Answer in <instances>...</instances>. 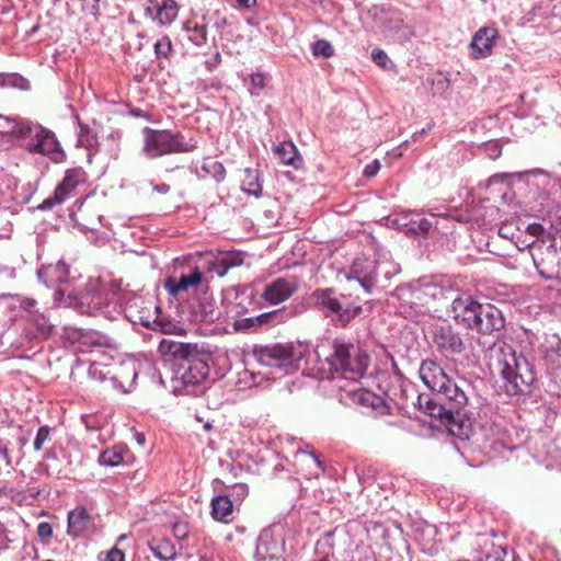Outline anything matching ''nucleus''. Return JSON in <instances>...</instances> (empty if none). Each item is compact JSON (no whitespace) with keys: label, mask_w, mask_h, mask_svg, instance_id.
<instances>
[{"label":"nucleus","mask_w":561,"mask_h":561,"mask_svg":"<svg viewBox=\"0 0 561 561\" xmlns=\"http://www.w3.org/2000/svg\"><path fill=\"white\" fill-rule=\"evenodd\" d=\"M322 355V369L327 370V378L335 381L336 389L345 391L353 402L370 407L379 414L390 413L391 407H409L407 389H394L393 396L387 400L358 387V381L366 375L370 363V356L359 344L335 339L330 342L328 354L318 352L319 357Z\"/></svg>","instance_id":"1"},{"label":"nucleus","mask_w":561,"mask_h":561,"mask_svg":"<svg viewBox=\"0 0 561 561\" xmlns=\"http://www.w3.org/2000/svg\"><path fill=\"white\" fill-rule=\"evenodd\" d=\"M96 284H90L84 293H79L69 288H58L54 294V304L59 308H73L80 313L94 314L96 312L107 313L106 310L113 306V310L117 308L124 309L127 317L134 322H139L147 328L156 330L158 327L163 332L167 329L158 320L160 307L149 300V307H142L146 301L142 297L131 291H126L118 284H111L108 288H98Z\"/></svg>","instance_id":"2"},{"label":"nucleus","mask_w":561,"mask_h":561,"mask_svg":"<svg viewBox=\"0 0 561 561\" xmlns=\"http://www.w3.org/2000/svg\"><path fill=\"white\" fill-rule=\"evenodd\" d=\"M449 312L457 323L480 334L490 335L505 327L503 312L496 306L481 304L470 295H456Z\"/></svg>","instance_id":"3"},{"label":"nucleus","mask_w":561,"mask_h":561,"mask_svg":"<svg viewBox=\"0 0 561 561\" xmlns=\"http://www.w3.org/2000/svg\"><path fill=\"white\" fill-rule=\"evenodd\" d=\"M491 359L515 394H531L536 375L523 354H517L512 345L500 342L491 347Z\"/></svg>","instance_id":"4"},{"label":"nucleus","mask_w":561,"mask_h":561,"mask_svg":"<svg viewBox=\"0 0 561 561\" xmlns=\"http://www.w3.org/2000/svg\"><path fill=\"white\" fill-rule=\"evenodd\" d=\"M420 377L431 391L437 393L439 399H444L450 408L458 411L461 417L465 415L462 410L469 401L467 392L436 362L423 360L420 367Z\"/></svg>","instance_id":"5"},{"label":"nucleus","mask_w":561,"mask_h":561,"mask_svg":"<svg viewBox=\"0 0 561 561\" xmlns=\"http://www.w3.org/2000/svg\"><path fill=\"white\" fill-rule=\"evenodd\" d=\"M159 352L163 355H170L174 359L188 363L181 376L184 385H199L209 374L207 362L199 357L201 350L197 344L184 343L173 339H162L159 344Z\"/></svg>","instance_id":"6"},{"label":"nucleus","mask_w":561,"mask_h":561,"mask_svg":"<svg viewBox=\"0 0 561 561\" xmlns=\"http://www.w3.org/2000/svg\"><path fill=\"white\" fill-rule=\"evenodd\" d=\"M399 272V265L386 259L357 257L351 267V274L366 291H370L373 287L387 288L391 277Z\"/></svg>","instance_id":"7"},{"label":"nucleus","mask_w":561,"mask_h":561,"mask_svg":"<svg viewBox=\"0 0 561 561\" xmlns=\"http://www.w3.org/2000/svg\"><path fill=\"white\" fill-rule=\"evenodd\" d=\"M196 144L192 139L185 141L181 133L145 128L142 152L149 159L159 158L169 153L190 152L194 150Z\"/></svg>","instance_id":"8"},{"label":"nucleus","mask_w":561,"mask_h":561,"mask_svg":"<svg viewBox=\"0 0 561 561\" xmlns=\"http://www.w3.org/2000/svg\"><path fill=\"white\" fill-rule=\"evenodd\" d=\"M254 359L262 366L271 367L284 374L296 368L302 354L293 344L276 343L271 345H255L252 351Z\"/></svg>","instance_id":"9"},{"label":"nucleus","mask_w":561,"mask_h":561,"mask_svg":"<svg viewBox=\"0 0 561 561\" xmlns=\"http://www.w3.org/2000/svg\"><path fill=\"white\" fill-rule=\"evenodd\" d=\"M316 306L327 311V316H331L339 321L341 325H346L362 310L358 306H353L350 300L344 297H337L332 289H318L312 294Z\"/></svg>","instance_id":"10"},{"label":"nucleus","mask_w":561,"mask_h":561,"mask_svg":"<svg viewBox=\"0 0 561 561\" xmlns=\"http://www.w3.org/2000/svg\"><path fill=\"white\" fill-rule=\"evenodd\" d=\"M412 396V404L414 405V399L417 404L424 409V412L432 417L439 419L443 422H446L451 427L454 425H459V428H463L462 417L459 415L458 411H455L450 405L444 400L439 399L437 393H435V398H430L427 396L415 394L414 391L411 393ZM451 432L454 430L451 428Z\"/></svg>","instance_id":"11"},{"label":"nucleus","mask_w":561,"mask_h":561,"mask_svg":"<svg viewBox=\"0 0 561 561\" xmlns=\"http://www.w3.org/2000/svg\"><path fill=\"white\" fill-rule=\"evenodd\" d=\"M31 133L27 138L31 141L26 145L28 151L49 156L54 160H58L62 156L59 142L57 141L54 133L45 129L41 125L31 123Z\"/></svg>","instance_id":"12"},{"label":"nucleus","mask_w":561,"mask_h":561,"mask_svg":"<svg viewBox=\"0 0 561 561\" xmlns=\"http://www.w3.org/2000/svg\"><path fill=\"white\" fill-rule=\"evenodd\" d=\"M432 341L444 355L461 354L465 343L461 334L448 323L436 324L432 328Z\"/></svg>","instance_id":"13"},{"label":"nucleus","mask_w":561,"mask_h":561,"mask_svg":"<svg viewBox=\"0 0 561 561\" xmlns=\"http://www.w3.org/2000/svg\"><path fill=\"white\" fill-rule=\"evenodd\" d=\"M207 287L203 272L198 267L192 268L180 277L170 276L164 280L165 290L174 297H183L184 294L197 291Z\"/></svg>","instance_id":"14"},{"label":"nucleus","mask_w":561,"mask_h":561,"mask_svg":"<svg viewBox=\"0 0 561 561\" xmlns=\"http://www.w3.org/2000/svg\"><path fill=\"white\" fill-rule=\"evenodd\" d=\"M298 290L294 277H278L265 285L261 297L270 305H278L289 299Z\"/></svg>","instance_id":"15"},{"label":"nucleus","mask_w":561,"mask_h":561,"mask_svg":"<svg viewBox=\"0 0 561 561\" xmlns=\"http://www.w3.org/2000/svg\"><path fill=\"white\" fill-rule=\"evenodd\" d=\"M284 551V540L271 530H263L257 539L255 558L257 561H279Z\"/></svg>","instance_id":"16"},{"label":"nucleus","mask_w":561,"mask_h":561,"mask_svg":"<svg viewBox=\"0 0 561 561\" xmlns=\"http://www.w3.org/2000/svg\"><path fill=\"white\" fill-rule=\"evenodd\" d=\"M497 31L493 27H482L477 31L471 43V56L476 59L485 58L491 55Z\"/></svg>","instance_id":"17"},{"label":"nucleus","mask_w":561,"mask_h":561,"mask_svg":"<svg viewBox=\"0 0 561 561\" xmlns=\"http://www.w3.org/2000/svg\"><path fill=\"white\" fill-rule=\"evenodd\" d=\"M138 376L137 364L135 360L119 362L112 365V374L110 379L114 386L119 387L124 391H128L134 385Z\"/></svg>","instance_id":"18"},{"label":"nucleus","mask_w":561,"mask_h":561,"mask_svg":"<svg viewBox=\"0 0 561 561\" xmlns=\"http://www.w3.org/2000/svg\"><path fill=\"white\" fill-rule=\"evenodd\" d=\"M149 2L152 5L146 8V13L161 25L171 24L178 16L179 9L174 0H163L162 4L156 0H149Z\"/></svg>","instance_id":"19"},{"label":"nucleus","mask_w":561,"mask_h":561,"mask_svg":"<svg viewBox=\"0 0 561 561\" xmlns=\"http://www.w3.org/2000/svg\"><path fill=\"white\" fill-rule=\"evenodd\" d=\"M37 276L48 287L61 285L69 279V266L64 261H58L55 264L42 266L37 271Z\"/></svg>","instance_id":"20"},{"label":"nucleus","mask_w":561,"mask_h":561,"mask_svg":"<svg viewBox=\"0 0 561 561\" xmlns=\"http://www.w3.org/2000/svg\"><path fill=\"white\" fill-rule=\"evenodd\" d=\"M87 181V173L82 168L67 170L62 181L57 185L59 201H66L70 193Z\"/></svg>","instance_id":"21"},{"label":"nucleus","mask_w":561,"mask_h":561,"mask_svg":"<svg viewBox=\"0 0 561 561\" xmlns=\"http://www.w3.org/2000/svg\"><path fill=\"white\" fill-rule=\"evenodd\" d=\"M31 130L30 121L0 114V135H11L16 138L26 139Z\"/></svg>","instance_id":"22"},{"label":"nucleus","mask_w":561,"mask_h":561,"mask_svg":"<svg viewBox=\"0 0 561 561\" xmlns=\"http://www.w3.org/2000/svg\"><path fill=\"white\" fill-rule=\"evenodd\" d=\"M211 517L215 520L229 523L233 513V500L230 495H217L213 497L211 503Z\"/></svg>","instance_id":"23"},{"label":"nucleus","mask_w":561,"mask_h":561,"mask_svg":"<svg viewBox=\"0 0 561 561\" xmlns=\"http://www.w3.org/2000/svg\"><path fill=\"white\" fill-rule=\"evenodd\" d=\"M27 321L30 325L28 334L32 337L45 340L51 335L54 325L44 312L34 313Z\"/></svg>","instance_id":"24"},{"label":"nucleus","mask_w":561,"mask_h":561,"mask_svg":"<svg viewBox=\"0 0 561 561\" xmlns=\"http://www.w3.org/2000/svg\"><path fill=\"white\" fill-rule=\"evenodd\" d=\"M241 188L244 193L255 197L262 195V179L257 168H245L243 170Z\"/></svg>","instance_id":"25"},{"label":"nucleus","mask_w":561,"mask_h":561,"mask_svg":"<svg viewBox=\"0 0 561 561\" xmlns=\"http://www.w3.org/2000/svg\"><path fill=\"white\" fill-rule=\"evenodd\" d=\"M90 516L85 508H76L68 514V534L72 537L81 536L87 529Z\"/></svg>","instance_id":"26"},{"label":"nucleus","mask_w":561,"mask_h":561,"mask_svg":"<svg viewBox=\"0 0 561 561\" xmlns=\"http://www.w3.org/2000/svg\"><path fill=\"white\" fill-rule=\"evenodd\" d=\"M274 154L285 165H291L298 169L301 159L296 146L291 141H284L274 148Z\"/></svg>","instance_id":"27"},{"label":"nucleus","mask_w":561,"mask_h":561,"mask_svg":"<svg viewBox=\"0 0 561 561\" xmlns=\"http://www.w3.org/2000/svg\"><path fill=\"white\" fill-rule=\"evenodd\" d=\"M127 454L128 451L126 448L122 446H114L113 448L102 451L99 455L98 461L101 466L117 467L125 462Z\"/></svg>","instance_id":"28"},{"label":"nucleus","mask_w":561,"mask_h":561,"mask_svg":"<svg viewBox=\"0 0 561 561\" xmlns=\"http://www.w3.org/2000/svg\"><path fill=\"white\" fill-rule=\"evenodd\" d=\"M290 313L285 309H276L273 311L264 312L253 317L256 328L273 327L285 322L289 318Z\"/></svg>","instance_id":"29"},{"label":"nucleus","mask_w":561,"mask_h":561,"mask_svg":"<svg viewBox=\"0 0 561 561\" xmlns=\"http://www.w3.org/2000/svg\"><path fill=\"white\" fill-rule=\"evenodd\" d=\"M432 222L423 217L420 213L414 211L411 219H409V226L407 228V236H426L431 231Z\"/></svg>","instance_id":"30"},{"label":"nucleus","mask_w":561,"mask_h":561,"mask_svg":"<svg viewBox=\"0 0 561 561\" xmlns=\"http://www.w3.org/2000/svg\"><path fill=\"white\" fill-rule=\"evenodd\" d=\"M385 32H387L388 35L396 36L401 41L409 39L413 35L411 27L404 24L403 21L399 18L387 21L385 23Z\"/></svg>","instance_id":"31"},{"label":"nucleus","mask_w":561,"mask_h":561,"mask_svg":"<svg viewBox=\"0 0 561 561\" xmlns=\"http://www.w3.org/2000/svg\"><path fill=\"white\" fill-rule=\"evenodd\" d=\"M184 30L187 33V38L196 46H202L207 42V31L204 24L186 22Z\"/></svg>","instance_id":"32"},{"label":"nucleus","mask_w":561,"mask_h":561,"mask_svg":"<svg viewBox=\"0 0 561 561\" xmlns=\"http://www.w3.org/2000/svg\"><path fill=\"white\" fill-rule=\"evenodd\" d=\"M514 552L501 547L492 545L489 550L480 557L478 561H514Z\"/></svg>","instance_id":"33"},{"label":"nucleus","mask_w":561,"mask_h":561,"mask_svg":"<svg viewBox=\"0 0 561 561\" xmlns=\"http://www.w3.org/2000/svg\"><path fill=\"white\" fill-rule=\"evenodd\" d=\"M78 334V340L82 347H103L110 345L108 337L99 332L92 331Z\"/></svg>","instance_id":"34"},{"label":"nucleus","mask_w":561,"mask_h":561,"mask_svg":"<svg viewBox=\"0 0 561 561\" xmlns=\"http://www.w3.org/2000/svg\"><path fill=\"white\" fill-rule=\"evenodd\" d=\"M421 293H423L425 296L431 297L435 300L449 299V298L453 300V298H454L453 296L455 294V291L453 289H446L436 284H424L421 287Z\"/></svg>","instance_id":"35"},{"label":"nucleus","mask_w":561,"mask_h":561,"mask_svg":"<svg viewBox=\"0 0 561 561\" xmlns=\"http://www.w3.org/2000/svg\"><path fill=\"white\" fill-rule=\"evenodd\" d=\"M112 374V365L108 366L103 363L93 362L91 363L88 375L91 379L98 380V381H104L106 379H110Z\"/></svg>","instance_id":"36"},{"label":"nucleus","mask_w":561,"mask_h":561,"mask_svg":"<svg viewBox=\"0 0 561 561\" xmlns=\"http://www.w3.org/2000/svg\"><path fill=\"white\" fill-rule=\"evenodd\" d=\"M312 54L316 57L330 58L334 54L332 45L325 39H318L312 45Z\"/></svg>","instance_id":"37"},{"label":"nucleus","mask_w":561,"mask_h":561,"mask_svg":"<svg viewBox=\"0 0 561 561\" xmlns=\"http://www.w3.org/2000/svg\"><path fill=\"white\" fill-rule=\"evenodd\" d=\"M153 48L157 58H168L172 51L171 39L168 36H163L154 43Z\"/></svg>","instance_id":"38"},{"label":"nucleus","mask_w":561,"mask_h":561,"mask_svg":"<svg viewBox=\"0 0 561 561\" xmlns=\"http://www.w3.org/2000/svg\"><path fill=\"white\" fill-rule=\"evenodd\" d=\"M413 213V210L402 211L393 218H390L389 221L392 227L405 233L409 226V219H411Z\"/></svg>","instance_id":"39"},{"label":"nucleus","mask_w":561,"mask_h":561,"mask_svg":"<svg viewBox=\"0 0 561 561\" xmlns=\"http://www.w3.org/2000/svg\"><path fill=\"white\" fill-rule=\"evenodd\" d=\"M19 295L0 294V310L15 311L19 302Z\"/></svg>","instance_id":"40"},{"label":"nucleus","mask_w":561,"mask_h":561,"mask_svg":"<svg viewBox=\"0 0 561 561\" xmlns=\"http://www.w3.org/2000/svg\"><path fill=\"white\" fill-rule=\"evenodd\" d=\"M233 329L242 332H254L257 330L253 317L242 318L233 322Z\"/></svg>","instance_id":"41"},{"label":"nucleus","mask_w":561,"mask_h":561,"mask_svg":"<svg viewBox=\"0 0 561 561\" xmlns=\"http://www.w3.org/2000/svg\"><path fill=\"white\" fill-rule=\"evenodd\" d=\"M19 307L28 313V318H32L34 313L41 312L37 308V301L33 298H22L19 295Z\"/></svg>","instance_id":"42"},{"label":"nucleus","mask_w":561,"mask_h":561,"mask_svg":"<svg viewBox=\"0 0 561 561\" xmlns=\"http://www.w3.org/2000/svg\"><path fill=\"white\" fill-rule=\"evenodd\" d=\"M265 87V76L263 73H253L251 76V88L250 93L252 95H260L261 91Z\"/></svg>","instance_id":"43"},{"label":"nucleus","mask_w":561,"mask_h":561,"mask_svg":"<svg viewBox=\"0 0 561 561\" xmlns=\"http://www.w3.org/2000/svg\"><path fill=\"white\" fill-rule=\"evenodd\" d=\"M208 271L216 273L218 276L222 277L228 273L229 268L227 264H225V260H221V257L218 255L217 257L209 262Z\"/></svg>","instance_id":"44"},{"label":"nucleus","mask_w":561,"mask_h":561,"mask_svg":"<svg viewBox=\"0 0 561 561\" xmlns=\"http://www.w3.org/2000/svg\"><path fill=\"white\" fill-rule=\"evenodd\" d=\"M219 256L221 260H225V264H227L229 270L243 263V255L240 252L222 253Z\"/></svg>","instance_id":"45"},{"label":"nucleus","mask_w":561,"mask_h":561,"mask_svg":"<svg viewBox=\"0 0 561 561\" xmlns=\"http://www.w3.org/2000/svg\"><path fill=\"white\" fill-rule=\"evenodd\" d=\"M151 549H152L154 556L157 558H159L160 560H164V561L172 560L175 556L173 549L171 547H169L168 545H160L157 547H152Z\"/></svg>","instance_id":"46"},{"label":"nucleus","mask_w":561,"mask_h":561,"mask_svg":"<svg viewBox=\"0 0 561 561\" xmlns=\"http://www.w3.org/2000/svg\"><path fill=\"white\" fill-rule=\"evenodd\" d=\"M484 151L490 159L495 160L502 154V146L497 140H491L484 144Z\"/></svg>","instance_id":"47"},{"label":"nucleus","mask_w":561,"mask_h":561,"mask_svg":"<svg viewBox=\"0 0 561 561\" xmlns=\"http://www.w3.org/2000/svg\"><path fill=\"white\" fill-rule=\"evenodd\" d=\"M50 428L48 426H41L34 439V449L41 450L44 443L49 438Z\"/></svg>","instance_id":"48"},{"label":"nucleus","mask_w":561,"mask_h":561,"mask_svg":"<svg viewBox=\"0 0 561 561\" xmlns=\"http://www.w3.org/2000/svg\"><path fill=\"white\" fill-rule=\"evenodd\" d=\"M371 58L377 66L383 69L387 68L388 64L390 62L388 55L379 48L373 49Z\"/></svg>","instance_id":"49"},{"label":"nucleus","mask_w":561,"mask_h":561,"mask_svg":"<svg viewBox=\"0 0 561 561\" xmlns=\"http://www.w3.org/2000/svg\"><path fill=\"white\" fill-rule=\"evenodd\" d=\"M37 536L43 542H48L53 537V527L49 523L42 522L37 526Z\"/></svg>","instance_id":"50"},{"label":"nucleus","mask_w":561,"mask_h":561,"mask_svg":"<svg viewBox=\"0 0 561 561\" xmlns=\"http://www.w3.org/2000/svg\"><path fill=\"white\" fill-rule=\"evenodd\" d=\"M249 493V488L244 483H237L231 488L230 497L233 496L234 501H243Z\"/></svg>","instance_id":"51"},{"label":"nucleus","mask_w":561,"mask_h":561,"mask_svg":"<svg viewBox=\"0 0 561 561\" xmlns=\"http://www.w3.org/2000/svg\"><path fill=\"white\" fill-rule=\"evenodd\" d=\"M79 126H80V134H79L80 141L85 142V145L90 146V147L95 145L98 142L96 138L94 135L90 134L89 127L87 125H82L80 122H79Z\"/></svg>","instance_id":"52"},{"label":"nucleus","mask_w":561,"mask_h":561,"mask_svg":"<svg viewBox=\"0 0 561 561\" xmlns=\"http://www.w3.org/2000/svg\"><path fill=\"white\" fill-rule=\"evenodd\" d=\"M65 201H59V197H58V194H57V188H55V192H54V195L51 197H48L46 199H44L38 206L37 208L39 210H49L51 209L54 206L56 205H59L61 203H64Z\"/></svg>","instance_id":"53"},{"label":"nucleus","mask_w":561,"mask_h":561,"mask_svg":"<svg viewBox=\"0 0 561 561\" xmlns=\"http://www.w3.org/2000/svg\"><path fill=\"white\" fill-rule=\"evenodd\" d=\"M379 170L380 162L378 160H374L364 168L363 174L366 178H373L379 172Z\"/></svg>","instance_id":"54"},{"label":"nucleus","mask_w":561,"mask_h":561,"mask_svg":"<svg viewBox=\"0 0 561 561\" xmlns=\"http://www.w3.org/2000/svg\"><path fill=\"white\" fill-rule=\"evenodd\" d=\"M526 231L533 237L540 238L545 232V228L538 222H533L527 226Z\"/></svg>","instance_id":"55"},{"label":"nucleus","mask_w":561,"mask_h":561,"mask_svg":"<svg viewBox=\"0 0 561 561\" xmlns=\"http://www.w3.org/2000/svg\"><path fill=\"white\" fill-rule=\"evenodd\" d=\"M105 561H125V554L122 550L113 548L107 552Z\"/></svg>","instance_id":"56"},{"label":"nucleus","mask_w":561,"mask_h":561,"mask_svg":"<svg viewBox=\"0 0 561 561\" xmlns=\"http://www.w3.org/2000/svg\"><path fill=\"white\" fill-rule=\"evenodd\" d=\"M499 234L502 238L513 239L514 238L513 224H510V222L503 224L499 229Z\"/></svg>","instance_id":"57"},{"label":"nucleus","mask_w":561,"mask_h":561,"mask_svg":"<svg viewBox=\"0 0 561 561\" xmlns=\"http://www.w3.org/2000/svg\"><path fill=\"white\" fill-rule=\"evenodd\" d=\"M217 314L215 310L211 308V305L208 306V309L205 307L198 319L201 321H214L216 319Z\"/></svg>","instance_id":"58"},{"label":"nucleus","mask_w":561,"mask_h":561,"mask_svg":"<svg viewBox=\"0 0 561 561\" xmlns=\"http://www.w3.org/2000/svg\"><path fill=\"white\" fill-rule=\"evenodd\" d=\"M533 256V262H534V265L535 267L537 268L538 273L545 277V278H549L548 276L545 275V272L541 268L545 264H546V260L543 257H538L536 254H531Z\"/></svg>","instance_id":"59"},{"label":"nucleus","mask_w":561,"mask_h":561,"mask_svg":"<svg viewBox=\"0 0 561 561\" xmlns=\"http://www.w3.org/2000/svg\"><path fill=\"white\" fill-rule=\"evenodd\" d=\"M515 244H516L517 249L520 250V251H523L525 249H528L530 247H537L538 249H542L543 248V243L537 244L535 241L527 242L526 240H520V239H518L515 242Z\"/></svg>","instance_id":"60"},{"label":"nucleus","mask_w":561,"mask_h":561,"mask_svg":"<svg viewBox=\"0 0 561 561\" xmlns=\"http://www.w3.org/2000/svg\"><path fill=\"white\" fill-rule=\"evenodd\" d=\"M153 191H156L159 194H168L170 192V185L167 183H160L153 185Z\"/></svg>","instance_id":"61"},{"label":"nucleus","mask_w":561,"mask_h":561,"mask_svg":"<svg viewBox=\"0 0 561 561\" xmlns=\"http://www.w3.org/2000/svg\"><path fill=\"white\" fill-rule=\"evenodd\" d=\"M173 531L179 538H184L187 534L185 527L179 524L174 525Z\"/></svg>","instance_id":"62"},{"label":"nucleus","mask_w":561,"mask_h":561,"mask_svg":"<svg viewBox=\"0 0 561 561\" xmlns=\"http://www.w3.org/2000/svg\"><path fill=\"white\" fill-rule=\"evenodd\" d=\"M241 7L249 9L255 4L256 0H236Z\"/></svg>","instance_id":"63"},{"label":"nucleus","mask_w":561,"mask_h":561,"mask_svg":"<svg viewBox=\"0 0 561 561\" xmlns=\"http://www.w3.org/2000/svg\"><path fill=\"white\" fill-rule=\"evenodd\" d=\"M546 250H547V252H548V254H549V255H551L552 257H554V256H556V254H557V248H556V244H554V243H551L550 245H548V247L546 248Z\"/></svg>","instance_id":"64"}]
</instances>
